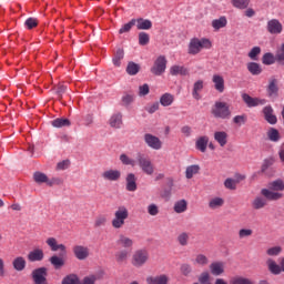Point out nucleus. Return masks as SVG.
I'll return each instance as SVG.
<instances>
[{"label": "nucleus", "instance_id": "nucleus-56", "mask_svg": "<svg viewBox=\"0 0 284 284\" xmlns=\"http://www.w3.org/2000/svg\"><path fill=\"white\" fill-rule=\"evenodd\" d=\"M136 26V19H132L129 23L124 24L120 30V34H124V32H130L132 30V27Z\"/></svg>", "mask_w": 284, "mask_h": 284}, {"label": "nucleus", "instance_id": "nucleus-13", "mask_svg": "<svg viewBox=\"0 0 284 284\" xmlns=\"http://www.w3.org/2000/svg\"><path fill=\"white\" fill-rule=\"evenodd\" d=\"M242 99L247 108H256V105H265V100H261L258 98H252L247 93L242 94Z\"/></svg>", "mask_w": 284, "mask_h": 284}, {"label": "nucleus", "instance_id": "nucleus-45", "mask_svg": "<svg viewBox=\"0 0 284 284\" xmlns=\"http://www.w3.org/2000/svg\"><path fill=\"white\" fill-rule=\"evenodd\" d=\"M53 128H68L70 126V120L63 119V118H58L51 122Z\"/></svg>", "mask_w": 284, "mask_h": 284}, {"label": "nucleus", "instance_id": "nucleus-43", "mask_svg": "<svg viewBox=\"0 0 284 284\" xmlns=\"http://www.w3.org/2000/svg\"><path fill=\"white\" fill-rule=\"evenodd\" d=\"M276 54L274 55V53H265L263 57H262V63L264 65H274V63H276Z\"/></svg>", "mask_w": 284, "mask_h": 284}, {"label": "nucleus", "instance_id": "nucleus-29", "mask_svg": "<svg viewBox=\"0 0 284 284\" xmlns=\"http://www.w3.org/2000/svg\"><path fill=\"white\" fill-rule=\"evenodd\" d=\"M109 123L111 125V128H115L119 130V128H121V125H123V114L121 113H115L111 116V119L109 120Z\"/></svg>", "mask_w": 284, "mask_h": 284}, {"label": "nucleus", "instance_id": "nucleus-51", "mask_svg": "<svg viewBox=\"0 0 284 284\" xmlns=\"http://www.w3.org/2000/svg\"><path fill=\"white\" fill-rule=\"evenodd\" d=\"M37 26H39V19L37 18H28L24 21V28H27V30H33Z\"/></svg>", "mask_w": 284, "mask_h": 284}, {"label": "nucleus", "instance_id": "nucleus-48", "mask_svg": "<svg viewBox=\"0 0 284 284\" xmlns=\"http://www.w3.org/2000/svg\"><path fill=\"white\" fill-rule=\"evenodd\" d=\"M233 8L237 10H245L250 6V0H231Z\"/></svg>", "mask_w": 284, "mask_h": 284}, {"label": "nucleus", "instance_id": "nucleus-16", "mask_svg": "<svg viewBox=\"0 0 284 284\" xmlns=\"http://www.w3.org/2000/svg\"><path fill=\"white\" fill-rule=\"evenodd\" d=\"M33 179L36 181V183H48V185H59V183H61L60 179H53L51 182H48V175H45L42 172H36L33 174Z\"/></svg>", "mask_w": 284, "mask_h": 284}, {"label": "nucleus", "instance_id": "nucleus-7", "mask_svg": "<svg viewBox=\"0 0 284 284\" xmlns=\"http://www.w3.org/2000/svg\"><path fill=\"white\" fill-rule=\"evenodd\" d=\"M168 68V60L165 59V55H160L155 60L153 67L151 68L152 74H155V77H161L163 72H165V69Z\"/></svg>", "mask_w": 284, "mask_h": 284}, {"label": "nucleus", "instance_id": "nucleus-12", "mask_svg": "<svg viewBox=\"0 0 284 284\" xmlns=\"http://www.w3.org/2000/svg\"><path fill=\"white\" fill-rule=\"evenodd\" d=\"M266 30L270 34H281L283 32V24H281V21L272 19L267 22Z\"/></svg>", "mask_w": 284, "mask_h": 284}, {"label": "nucleus", "instance_id": "nucleus-47", "mask_svg": "<svg viewBox=\"0 0 284 284\" xmlns=\"http://www.w3.org/2000/svg\"><path fill=\"white\" fill-rule=\"evenodd\" d=\"M139 70H141V67L134 62H129L126 67V72L130 74V77H134L139 74Z\"/></svg>", "mask_w": 284, "mask_h": 284}, {"label": "nucleus", "instance_id": "nucleus-26", "mask_svg": "<svg viewBox=\"0 0 284 284\" xmlns=\"http://www.w3.org/2000/svg\"><path fill=\"white\" fill-rule=\"evenodd\" d=\"M214 140L219 143L221 148H225V145H227V132L216 131L214 133Z\"/></svg>", "mask_w": 284, "mask_h": 284}, {"label": "nucleus", "instance_id": "nucleus-11", "mask_svg": "<svg viewBox=\"0 0 284 284\" xmlns=\"http://www.w3.org/2000/svg\"><path fill=\"white\" fill-rule=\"evenodd\" d=\"M73 254L78 261H85L90 256V248L83 245H75L73 246Z\"/></svg>", "mask_w": 284, "mask_h": 284}, {"label": "nucleus", "instance_id": "nucleus-50", "mask_svg": "<svg viewBox=\"0 0 284 284\" xmlns=\"http://www.w3.org/2000/svg\"><path fill=\"white\" fill-rule=\"evenodd\" d=\"M62 284H81V282L79 281V276L70 274L62 280Z\"/></svg>", "mask_w": 284, "mask_h": 284}, {"label": "nucleus", "instance_id": "nucleus-20", "mask_svg": "<svg viewBox=\"0 0 284 284\" xmlns=\"http://www.w3.org/2000/svg\"><path fill=\"white\" fill-rule=\"evenodd\" d=\"M45 257V254L43 253V250L41 248H36L31 252H29L27 258L30 261V263H37L43 261Z\"/></svg>", "mask_w": 284, "mask_h": 284}, {"label": "nucleus", "instance_id": "nucleus-35", "mask_svg": "<svg viewBox=\"0 0 284 284\" xmlns=\"http://www.w3.org/2000/svg\"><path fill=\"white\" fill-rule=\"evenodd\" d=\"M201 90H203V80H197L193 84V91H192V97L193 99H195V101H199L201 99V94L199 93L201 92Z\"/></svg>", "mask_w": 284, "mask_h": 284}, {"label": "nucleus", "instance_id": "nucleus-59", "mask_svg": "<svg viewBox=\"0 0 284 284\" xmlns=\"http://www.w3.org/2000/svg\"><path fill=\"white\" fill-rule=\"evenodd\" d=\"M252 234H254V231H252V229H241L239 231L240 239H247L248 236H252Z\"/></svg>", "mask_w": 284, "mask_h": 284}, {"label": "nucleus", "instance_id": "nucleus-24", "mask_svg": "<svg viewBox=\"0 0 284 284\" xmlns=\"http://www.w3.org/2000/svg\"><path fill=\"white\" fill-rule=\"evenodd\" d=\"M148 284H168L170 283V276L165 274L150 276L146 278Z\"/></svg>", "mask_w": 284, "mask_h": 284}, {"label": "nucleus", "instance_id": "nucleus-40", "mask_svg": "<svg viewBox=\"0 0 284 284\" xmlns=\"http://www.w3.org/2000/svg\"><path fill=\"white\" fill-rule=\"evenodd\" d=\"M268 190L271 192H283L284 191V182L282 180L273 181L268 184Z\"/></svg>", "mask_w": 284, "mask_h": 284}, {"label": "nucleus", "instance_id": "nucleus-1", "mask_svg": "<svg viewBox=\"0 0 284 284\" xmlns=\"http://www.w3.org/2000/svg\"><path fill=\"white\" fill-rule=\"evenodd\" d=\"M261 195L255 196L251 205L253 210H263L267 205L268 201H281L283 193L270 191V189H262Z\"/></svg>", "mask_w": 284, "mask_h": 284}, {"label": "nucleus", "instance_id": "nucleus-46", "mask_svg": "<svg viewBox=\"0 0 284 284\" xmlns=\"http://www.w3.org/2000/svg\"><path fill=\"white\" fill-rule=\"evenodd\" d=\"M120 161L122 163V165H131V168H135L136 165V161H134V159L128 156V154L122 153L120 155Z\"/></svg>", "mask_w": 284, "mask_h": 284}, {"label": "nucleus", "instance_id": "nucleus-37", "mask_svg": "<svg viewBox=\"0 0 284 284\" xmlns=\"http://www.w3.org/2000/svg\"><path fill=\"white\" fill-rule=\"evenodd\" d=\"M227 26V18L225 16L220 17L212 21V28L214 30H221V28H225Z\"/></svg>", "mask_w": 284, "mask_h": 284}, {"label": "nucleus", "instance_id": "nucleus-28", "mask_svg": "<svg viewBox=\"0 0 284 284\" xmlns=\"http://www.w3.org/2000/svg\"><path fill=\"white\" fill-rule=\"evenodd\" d=\"M26 257L23 256H18L12 261V266L17 272H23L26 270Z\"/></svg>", "mask_w": 284, "mask_h": 284}, {"label": "nucleus", "instance_id": "nucleus-6", "mask_svg": "<svg viewBox=\"0 0 284 284\" xmlns=\"http://www.w3.org/2000/svg\"><path fill=\"white\" fill-rule=\"evenodd\" d=\"M150 261V253L146 250H136L131 257L133 267H143Z\"/></svg>", "mask_w": 284, "mask_h": 284}, {"label": "nucleus", "instance_id": "nucleus-15", "mask_svg": "<svg viewBox=\"0 0 284 284\" xmlns=\"http://www.w3.org/2000/svg\"><path fill=\"white\" fill-rule=\"evenodd\" d=\"M209 268L213 276H221L222 274H225V263L223 262H212Z\"/></svg>", "mask_w": 284, "mask_h": 284}, {"label": "nucleus", "instance_id": "nucleus-49", "mask_svg": "<svg viewBox=\"0 0 284 284\" xmlns=\"http://www.w3.org/2000/svg\"><path fill=\"white\" fill-rule=\"evenodd\" d=\"M178 243L182 246L185 247L187 243H190V234L186 232L181 233L178 236Z\"/></svg>", "mask_w": 284, "mask_h": 284}, {"label": "nucleus", "instance_id": "nucleus-21", "mask_svg": "<svg viewBox=\"0 0 284 284\" xmlns=\"http://www.w3.org/2000/svg\"><path fill=\"white\" fill-rule=\"evenodd\" d=\"M212 81L215 90L220 92V94H223V92H225V80L223 79V75L214 74Z\"/></svg>", "mask_w": 284, "mask_h": 284}, {"label": "nucleus", "instance_id": "nucleus-44", "mask_svg": "<svg viewBox=\"0 0 284 284\" xmlns=\"http://www.w3.org/2000/svg\"><path fill=\"white\" fill-rule=\"evenodd\" d=\"M108 224V215H98L94 220L93 226L95 230H99V227H105Z\"/></svg>", "mask_w": 284, "mask_h": 284}, {"label": "nucleus", "instance_id": "nucleus-4", "mask_svg": "<svg viewBox=\"0 0 284 284\" xmlns=\"http://www.w3.org/2000/svg\"><path fill=\"white\" fill-rule=\"evenodd\" d=\"M203 48H205L206 50H210V48H212V42L210 41V39L193 38L189 44V54H199V52H201Z\"/></svg>", "mask_w": 284, "mask_h": 284}, {"label": "nucleus", "instance_id": "nucleus-61", "mask_svg": "<svg viewBox=\"0 0 284 284\" xmlns=\"http://www.w3.org/2000/svg\"><path fill=\"white\" fill-rule=\"evenodd\" d=\"M199 283H201V284H212V283H210V273L203 272L199 276Z\"/></svg>", "mask_w": 284, "mask_h": 284}, {"label": "nucleus", "instance_id": "nucleus-19", "mask_svg": "<svg viewBox=\"0 0 284 284\" xmlns=\"http://www.w3.org/2000/svg\"><path fill=\"white\" fill-rule=\"evenodd\" d=\"M266 92L268 97H272V98L278 97V80L276 78H271L268 80Z\"/></svg>", "mask_w": 284, "mask_h": 284}, {"label": "nucleus", "instance_id": "nucleus-30", "mask_svg": "<svg viewBox=\"0 0 284 284\" xmlns=\"http://www.w3.org/2000/svg\"><path fill=\"white\" fill-rule=\"evenodd\" d=\"M266 265H267V268L271 272V274H274L275 276L281 274V272H282L281 265H277L276 261H274L273 258H268L266 261Z\"/></svg>", "mask_w": 284, "mask_h": 284}, {"label": "nucleus", "instance_id": "nucleus-2", "mask_svg": "<svg viewBox=\"0 0 284 284\" xmlns=\"http://www.w3.org/2000/svg\"><path fill=\"white\" fill-rule=\"evenodd\" d=\"M211 113L215 119H232V110H230V104H227V102L216 101L211 109Z\"/></svg>", "mask_w": 284, "mask_h": 284}, {"label": "nucleus", "instance_id": "nucleus-17", "mask_svg": "<svg viewBox=\"0 0 284 284\" xmlns=\"http://www.w3.org/2000/svg\"><path fill=\"white\" fill-rule=\"evenodd\" d=\"M125 190L126 192H136L138 184H136V175L134 173L126 174L125 178Z\"/></svg>", "mask_w": 284, "mask_h": 284}, {"label": "nucleus", "instance_id": "nucleus-57", "mask_svg": "<svg viewBox=\"0 0 284 284\" xmlns=\"http://www.w3.org/2000/svg\"><path fill=\"white\" fill-rule=\"evenodd\" d=\"M180 272L181 274H183V276H190V274H192V265L187 263L182 264L180 267Z\"/></svg>", "mask_w": 284, "mask_h": 284}, {"label": "nucleus", "instance_id": "nucleus-64", "mask_svg": "<svg viewBox=\"0 0 284 284\" xmlns=\"http://www.w3.org/2000/svg\"><path fill=\"white\" fill-rule=\"evenodd\" d=\"M276 61H284V43L276 52Z\"/></svg>", "mask_w": 284, "mask_h": 284}, {"label": "nucleus", "instance_id": "nucleus-41", "mask_svg": "<svg viewBox=\"0 0 284 284\" xmlns=\"http://www.w3.org/2000/svg\"><path fill=\"white\" fill-rule=\"evenodd\" d=\"M210 263V258L205 256V254H197L193 260V265H200L201 267H205Z\"/></svg>", "mask_w": 284, "mask_h": 284}, {"label": "nucleus", "instance_id": "nucleus-5", "mask_svg": "<svg viewBox=\"0 0 284 284\" xmlns=\"http://www.w3.org/2000/svg\"><path fill=\"white\" fill-rule=\"evenodd\" d=\"M136 162L144 174H148V176H152V174H154V164L152 163V160L148 158V155L138 153Z\"/></svg>", "mask_w": 284, "mask_h": 284}, {"label": "nucleus", "instance_id": "nucleus-42", "mask_svg": "<svg viewBox=\"0 0 284 284\" xmlns=\"http://www.w3.org/2000/svg\"><path fill=\"white\" fill-rule=\"evenodd\" d=\"M186 211H187V201L180 200L175 202L174 212H176V214H183V212H186Z\"/></svg>", "mask_w": 284, "mask_h": 284}, {"label": "nucleus", "instance_id": "nucleus-60", "mask_svg": "<svg viewBox=\"0 0 284 284\" xmlns=\"http://www.w3.org/2000/svg\"><path fill=\"white\" fill-rule=\"evenodd\" d=\"M247 121V115L243 114V115H235L233 118V123H235L236 125H243L245 124Z\"/></svg>", "mask_w": 284, "mask_h": 284}, {"label": "nucleus", "instance_id": "nucleus-25", "mask_svg": "<svg viewBox=\"0 0 284 284\" xmlns=\"http://www.w3.org/2000/svg\"><path fill=\"white\" fill-rule=\"evenodd\" d=\"M170 74L172 77H187L189 74V71L183 65H179V64H174L170 68Z\"/></svg>", "mask_w": 284, "mask_h": 284}, {"label": "nucleus", "instance_id": "nucleus-38", "mask_svg": "<svg viewBox=\"0 0 284 284\" xmlns=\"http://www.w3.org/2000/svg\"><path fill=\"white\" fill-rule=\"evenodd\" d=\"M123 57H125L123 49H118L112 59L113 65H115V68H121V61H123Z\"/></svg>", "mask_w": 284, "mask_h": 284}, {"label": "nucleus", "instance_id": "nucleus-39", "mask_svg": "<svg viewBox=\"0 0 284 284\" xmlns=\"http://www.w3.org/2000/svg\"><path fill=\"white\" fill-rule=\"evenodd\" d=\"M201 172V166L199 164H193L186 168L185 176L186 179H193L194 174H199Z\"/></svg>", "mask_w": 284, "mask_h": 284}, {"label": "nucleus", "instance_id": "nucleus-54", "mask_svg": "<svg viewBox=\"0 0 284 284\" xmlns=\"http://www.w3.org/2000/svg\"><path fill=\"white\" fill-rule=\"evenodd\" d=\"M239 181L229 178L224 181V187H226V190H236V185H237Z\"/></svg>", "mask_w": 284, "mask_h": 284}, {"label": "nucleus", "instance_id": "nucleus-53", "mask_svg": "<svg viewBox=\"0 0 284 284\" xmlns=\"http://www.w3.org/2000/svg\"><path fill=\"white\" fill-rule=\"evenodd\" d=\"M267 136H268L270 141H273L274 143H276L277 141L281 140V134L278 133V130H276V129H271L267 132Z\"/></svg>", "mask_w": 284, "mask_h": 284}, {"label": "nucleus", "instance_id": "nucleus-33", "mask_svg": "<svg viewBox=\"0 0 284 284\" xmlns=\"http://www.w3.org/2000/svg\"><path fill=\"white\" fill-rule=\"evenodd\" d=\"M160 103L163 108H170L174 103V95L171 93H164L160 98Z\"/></svg>", "mask_w": 284, "mask_h": 284}, {"label": "nucleus", "instance_id": "nucleus-55", "mask_svg": "<svg viewBox=\"0 0 284 284\" xmlns=\"http://www.w3.org/2000/svg\"><path fill=\"white\" fill-rule=\"evenodd\" d=\"M150 43V34L146 32H140L139 33V44L140 45H148Z\"/></svg>", "mask_w": 284, "mask_h": 284}, {"label": "nucleus", "instance_id": "nucleus-62", "mask_svg": "<svg viewBox=\"0 0 284 284\" xmlns=\"http://www.w3.org/2000/svg\"><path fill=\"white\" fill-rule=\"evenodd\" d=\"M257 54H261V49H260V47H254V48H252L251 51L248 52V57H250V59H252V61H256Z\"/></svg>", "mask_w": 284, "mask_h": 284}, {"label": "nucleus", "instance_id": "nucleus-31", "mask_svg": "<svg viewBox=\"0 0 284 284\" xmlns=\"http://www.w3.org/2000/svg\"><path fill=\"white\" fill-rule=\"evenodd\" d=\"M49 261L54 270H61V267L65 265V260H63V257H60L59 255L51 256Z\"/></svg>", "mask_w": 284, "mask_h": 284}, {"label": "nucleus", "instance_id": "nucleus-58", "mask_svg": "<svg viewBox=\"0 0 284 284\" xmlns=\"http://www.w3.org/2000/svg\"><path fill=\"white\" fill-rule=\"evenodd\" d=\"M281 252H283V248H281V246H273L266 251V254L268 256H278Z\"/></svg>", "mask_w": 284, "mask_h": 284}, {"label": "nucleus", "instance_id": "nucleus-8", "mask_svg": "<svg viewBox=\"0 0 284 284\" xmlns=\"http://www.w3.org/2000/svg\"><path fill=\"white\" fill-rule=\"evenodd\" d=\"M48 268L39 267L32 271V278L36 284H48Z\"/></svg>", "mask_w": 284, "mask_h": 284}, {"label": "nucleus", "instance_id": "nucleus-14", "mask_svg": "<svg viewBox=\"0 0 284 284\" xmlns=\"http://www.w3.org/2000/svg\"><path fill=\"white\" fill-rule=\"evenodd\" d=\"M47 245H49L51 252H62V254H65L67 252V247L64 244H59V242L57 241V239L54 237H49L45 241Z\"/></svg>", "mask_w": 284, "mask_h": 284}, {"label": "nucleus", "instance_id": "nucleus-63", "mask_svg": "<svg viewBox=\"0 0 284 284\" xmlns=\"http://www.w3.org/2000/svg\"><path fill=\"white\" fill-rule=\"evenodd\" d=\"M134 102V95L132 94H125L122 97V105H130V103H133Z\"/></svg>", "mask_w": 284, "mask_h": 284}, {"label": "nucleus", "instance_id": "nucleus-27", "mask_svg": "<svg viewBox=\"0 0 284 284\" xmlns=\"http://www.w3.org/2000/svg\"><path fill=\"white\" fill-rule=\"evenodd\" d=\"M207 143H210V138H207V135L200 136L195 142V148L196 150H200V152H206Z\"/></svg>", "mask_w": 284, "mask_h": 284}, {"label": "nucleus", "instance_id": "nucleus-3", "mask_svg": "<svg viewBox=\"0 0 284 284\" xmlns=\"http://www.w3.org/2000/svg\"><path fill=\"white\" fill-rule=\"evenodd\" d=\"M130 216V212L128 211V207L125 206H119L114 212V217L111 222L112 227L114 230H121L123 225H125V221H128Z\"/></svg>", "mask_w": 284, "mask_h": 284}, {"label": "nucleus", "instance_id": "nucleus-23", "mask_svg": "<svg viewBox=\"0 0 284 284\" xmlns=\"http://www.w3.org/2000/svg\"><path fill=\"white\" fill-rule=\"evenodd\" d=\"M263 114L267 123H270L271 125H276L277 119L276 115H274V109H272V106H265L263 109Z\"/></svg>", "mask_w": 284, "mask_h": 284}, {"label": "nucleus", "instance_id": "nucleus-18", "mask_svg": "<svg viewBox=\"0 0 284 284\" xmlns=\"http://www.w3.org/2000/svg\"><path fill=\"white\" fill-rule=\"evenodd\" d=\"M102 179L104 181H119L121 179V172L119 170L109 169L102 173Z\"/></svg>", "mask_w": 284, "mask_h": 284}, {"label": "nucleus", "instance_id": "nucleus-32", "mask_svg": "<svg viewBox=\"0 0 284 284\" xmlns=\"http://www.w3.org/2000/svg\"><path fill=\"white\" fill-rule=\"evenodd\" d=\"M135 23L139 30H152V22L148 19H135Z\"/></svg>", "mask_w": 284, "mask_h": 284}, {"label": "nucleus", "instance_id": "nucleus-10", "mask_svg": "<svg viewBox=\"0 0 284 284\" xmlns=\"http://www.w3.org/2000/svg\"><path fill=\"white\" fill-rule=\"evenodd\" d=\"M116 245H119V247H123V250L132 252V248L134 247V240L126 236L125 234H120L116 240Z\"/></svg>", "mask_w": 284, "mask_h": 284}, {"label": "nucleus", "instance_id": "nucleus-9", "mask_svg": "<svg viewBox=\"0 0 284 284\" xmlns=\"http://www.w3.org/2000/svg\"><path fill=\"white\" fill-rule=\"evenodd\" d=\"M144 143H146V145L152 150H161V148H163V142H161V139L150 133L144 134Z\"/></svg>", "mask_w": 284, "mask_h": 284}, {"label": "nucleus", "instance_id": "nucleus-34", "mask_svg": "<svg viewBox=\"0 0 284 284\" xmlns=\"http://www.w3.org/2000/svg\"><path fill=\"white\" fill-rule=\"evenodd\" d=\"M225 205V200L223 197H213L209 201L210 210H219Z\"/></svg>", "mask_w": 284, "mask_h": 284}, {"label": "nucleus", "instance_id": "nucleus-22", "mask_svg": "<svg viewBox=\"0 0 284 284\" xmlns=\"http://www.w3.org/2000/svg\"><path fill=\"white\" fill-rule=\"evenodd\" d=\"M131 251L122 248L115 252V262L118 265H123V263H128V258H130Z\"/></svg>", "mask_w": 284, "mask_h": 284}, {"label": "nucleus", "instance_id": "nucleus-36", "mask_svg": "<svg viewBox=\"0 0 284 284\" xmlns=\"http://www.w3.org/2000/svg\"><path fill=\"white\" fill-rule=\"evenodd\" d=\"M250 73L253 74V77H258L261 72H263V69L261 68V64L256 62H248L246 65Z\"/></svg>", "mask_w": 284, "mask_h": 284}, {"label": "nucleus", "instance_id": "nucleus-52", "mask_svg": "<svg viewBox=\"0 0 284 284\" xmlns=\"http://www.w3.org/2000/svg\"><path fill=\"white\" fill-rule=\"evenodd\" d=\"M102 276L103 275H101V274L85 276L82 281V284H94V283H97V281L101 280Z\"/></svg>", "mask_w": 284, "mask_h": 284}]
</instances>
